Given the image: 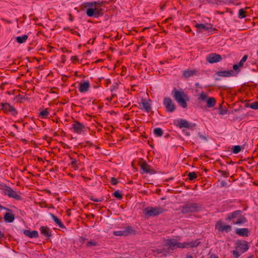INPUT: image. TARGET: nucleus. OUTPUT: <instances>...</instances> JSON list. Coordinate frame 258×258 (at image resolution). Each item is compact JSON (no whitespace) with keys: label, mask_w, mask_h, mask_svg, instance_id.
<instances>
[{"label":"nucleus","mask_w":258,"mask_h":258,"mask_svg":"<svg viewBox=\"0 0 258 258\" xmlns=\"http://www.w3.org/2000/svg\"><path fill=\"white\" fill-rule=\"evenodd\" d=\"M107 3V2L104 1L87 2L82 3L80 7L81 11L86 9V13L87 16L98 18L103 16L104 11L101 7Z\"/></svg>","instance_id":"nucleus-1"},{"label":"nucleus","mask_w":258,"mask_h":258,"mask_svg":"<svg viewBox=\"0 0 258 258\" xmlns=\"http://www.w3.org/2000/svg\"><path fill=\"white\" fill-rule=\"evenodd\" d=\"M171 94L175 101L183 108L187 107V101L189 100L187 95L181 89L180 90L174 88L171 92Z\"/></svg>","instance_id":"nucleus-2"},{"label":"nucleus","mask_w":258,"mask_h":258,"mask_svg":"<svg viewBox=\"0 0 258 258\" xmlns=\"http://www.w3.org/2000/svg\"><path fill=\"white\" fill-rule=\"evenodd\" d=\"M242 211L241 210H236L233 212L227 214L225 220L227 221H232V223L234 225H240L247 222V219L244 216L242 215Z\"/></svg>","instance_id":"nucleus-3"},{"label":"nucleus","mask_w":258,"mask_h":258,"mask_svg":"<svg viewBox=\"0 0 258 258\" xmlns=\"http://www.w3.org/2000/svg\"><path fill=\"white\" fill-rule=\"evenodd\" d=\"M0 189L2 194L4 196H7L9 198H13L17 201H21L22 198L18 195L12 188L8 186L6 183H0Z\"/></svg>","instance_id":"nucleus-4"},{"label":"nucleus","mask_w":258,"mask_h":258,"mask_svg":"<svg viewBox=\"0 0 258 258\" xmlns=\"http://www.w3.org/2000/svg\"><path fill=\"white\" fill-rule=\"evenodd\" d=\"M201 209V205L196 203H187L181 207L182 214H188L199 212Z\"/></svg>","instance_id":"nucleus-5"},{"label":"nucleus","mask_w":258,"mask_h":258,"mask_svg":"<svg viewBox=\"0 0 258 258\" xmlns=\"http://www.w3.org/2000/svg\"><path fill=\"white\" fill-rule=\"evenodd\" d=\"M165 210L160 206L147 207L144 210V213L147 217H155L162 214Z\"/></svg>","instance_id":"nucleus-6"},{"label":"nucleus","mask_w":258,"mask_h":258,"mask_svg":"<svg viewBox=\"0 0 258 258\" xmlns=\"http://www.w3.org/2000/svg\"><path fill=\"white\" fill-rule=\"evenodd\" d=\"M195 27L197 29V32L199 33L207 32L210 34H212L214 31H218L215 28H213V25L210 23H207L206 24H196Z\"/></svg>","instance_id":"nucleus-7"},{"label":"nucleus","mask_w":258,"mask_h":258,"mask_svg":"<svg viewBox=\"0 0 258 258\" xmlns=\"http://www.w3.org/2000/svg\"><path fill=\"white\" fill-rule=\"evenodd\" d=\"M139 165L140 166L141 173H149L150 174H154L157 173V171L151 167V166L148 164L147 162L143 159V158H140L139 159Z\"/></svg>","instance_id":"nucleus-8"},{"label":"nucleus","mask_w":258,"mask_h":258,"mask_svg":"<svg viewBox=\"0 0 258 258\" xmlns=\"http://www.w3.org/2000/svg\"><path fill=\"white\" fill-rule=\"evenodd\" d=\"M173 124L180 128H187L189 130H192L193 127L196 125L195 123L190 124L188 121L183 118L174 120L173 121Z\"/></svg>","instance_id":"nucleus-9"},{"label":"nucleus","mask_w":258,"mask_h":258,"mask_svg":"<svg viewBox=\"0 0 258 258\" xmlns=\"http://www.w3.org/2000/svg\"><path fill=\"white\" fill-rule=\"evenodd\" d=\"M163 104L165 106L167 112H173L176 109L175 104L169 97H166L164 98Z\"/></svg>","instance_id":"nucleus-10"},{"label":"nucleus","mask_w":258,"mask_h":258,"mask_svg":"<svg viewBox=\"0 0 258 258\" xmlns=\"http://www.w3.org/2000/svg\"><path fill=\"white\" fill-rule=\"evenodd\" d=\"M1 105L2 106L1 109L4 111L5 113H11L14 116H16L18 114V112L16 109L12 105H11L10 104L8 103H2Z\"/></svg>","instance_id":"nucleus-11"},{"label":"nucleus","mask_w":258,"mask_h":258,"mask_svg":"<svg viewBox=\"0 0 258 258\" xmlns=\"http://www.w3.org/2000/svg\"><path fill=\"white\" fill-rule=\"evenodd\" d=\"M199 99L202 101H206L207 106L209 108L214 107L216 102L214 97H209L207 94L204 92H202L200 95Z\"/></svg>","instance_id":"nucleus-12"},{"label":"nucleus","mask_w":258,"mask_h":258,"mask_svg":"<svg viewBox=\"0 0 258 258\" xmlns=\"http://www.w3.org/2000/svg\"><path fill=\"white\" fill-rule=\"evenodd\" d=\"M165 248L163 249L166 252H172L177 247V241L175 239H167L165 243Z\"/></svg>","instance_id":"nucleus-13"},{"label":"nucleus","mask_w":258,"mask_h":258,"mask_svg":"<svg viewBox=\"0 0 258 258\" xmlns=\"http://www.w3.org/2000/svg\"><path fill=\"white\" fill-rule=\"evenodd\" d=\"M236 244L235 248L240 251L241 253H244L249 248L247 242L244 240H238Z\"/></svg>","instance_id":"nucleus-14"},{"label":"nucleus","mask_w":258,"mask_h":258,"mask_svg":"<svg viewBox=\"0 0 258 258\" xmlns=\"http://www.w3.org/2000/svg\"><path fill=\"white\" fill-rule=\"evenodd\" d=\"M222 58L221 55L216 53H211L208 54L206 57V60L210 63H214L220 62Z\"/></svg>","instance_id":"nucleus-15"},{"label":"nucleus","mask_w":258,"mask_h":258,"mask_svg":"<svg viewBox=\"0 0 258 258\" xmlns=\"http://www.w3.org/2000/svg\"><path fill=\"white\" fill-rule=\"evenodd\" d=\"M40 234L45 237L46 239H49L52 236V231L47 226H42L39 228Z\"/></svg>","instance_id":"nucleus-16"},{"label":"nucleus","mask_w":258,"mask_h":258,"mask_svg":"<svg viewBox=\"0 0 258 258\" xmlns=\"http://www.w3.org/2000/svg\"><path fill=\"white\" fill-rule=\"evenodd\" d=\"M216 228L217 229L219 232H223L225 231L227 233L229 232L232 229L231 226L224 225L223 222L221 221H218L216 224Z\"/></svg>","instance_id":"nucleus-17"},{"label":"nucleus","mask_w":258,"mask_h":258,"mask_svg":"<svg viewBox=\"0 0 258 258\" xmlns=\"http://www.w3.org/2000/svg\"><path fill=\"white\" fill-rule=\"evenodd\" d=\"M72 127L75 133L80 134L85 128V125L78 120H75L72 124Z\"/></svg>","instance_id":"nucleus-18"},{"label":"nucleus","mask_w":258,"mask_h":258,"mask_svg":"<svg viewBox=\"0 0 258 258\" xmlns=\"http://www.w3.org/2000/svg\"><path fill=\"white\" fill-rule=\"evenodd\" d=\"M200 242H197V241H194V242H189V243H188V242H183V243H181V242H177V248H187V247H197L199 244H200Z\"/></svg>","instance_id":"nucleus-19"},{"label":"nucleus","mask_w":258,"mask_h":258,"mask_svg":"<svg viewBox=\"0 0 258 258\" xmlns=\"http://www.w3.org/2000/svg\"><path fill=\"white\" fill-rule=\"evenodd\" d=\"M140 109H144L147 113L150 112L151 111L152 108L150 103L147 102L144 98H142L141 103H139Z\"/></svg>","instance_id":"nucleus-20"},{"label":"nucleus","mask_w":258,"mask_h":258,"mask_svg":"<svg viewBox=\"0 0 258 258\" xmlns=\"http://www.w3.org/2000/svg\"><path fill=\"white\" fill-rule=\"evenodd\" d=\"M4 219L6 223H12L15 220V215L13 214V212H7L4 214Z\"/></svg>","instance_id":"nucleus-21"},{"label":"nucleus","mask_w":258,"mask_h":258,"mask_svg":"<svg viewBox=\"0 0 258 258\" xmlns=\"http://www.w3.org/2000/svg\"><path fill=\"white\" fill-rule=\"evenodd\" d=\"M216 75L219 77H229L234 76V72L233 70L217 71Z\"/></svg>","instance_id":"nucleus-22"},{"label":"nucleus","mask_w":258,"mask_h":258,"mask_svg":"<svg viewBox=\"0 0 258 258\" xmlns=\"http://www.w3.org/2000/svg\"><path fill=\"white\" fill-rule=\"evenodd\" d=\"M23 233L31 238H36L39 237L38 232L36 230L31 231L29 230H24Z\"/></svg>","instance_id":"nucleus-23"},{"label":"nucleus","mask_w":258,"mask_h":258,"mask_svg":"<svg viewBox=\"0 0 258 258\" xmlns=\"http://www.w3.org/2000/svg\"><path fill=\"white\" fill-rule=\"evenodd\" d=\"M90 86L89 81H85L83 83H80L79 90L80 92L83 93L87 92Z\"/></svg>","instance_id":"nucleus-24"},{"label":"nucleus","mask_w":258,"mask_h":258,"mask_svg":"<svg viewBox=\"0 0 258 258\" xmlns=\"http://www.w3.org/2000/svg\"><path fill=\"white\" fill-rule=\"evenodd\" d=\"M236 233L241 236H248L249 231L248 228H242L237 229L235 231Z\"/></svg>","instance_id":"nucleus-25"},{"label":"nucleus","mask_w":258,"mask_h":258,"mask_svg":"<svg viewBox=\"0 0 258 258\" xmlns=\"http://www.w3.org/2000/svg\"><path fill=\"white\" fill-rule=\"evenodd\" d=\"M198 72L195 70H186L183 72L182 76L185 78H188L195 75H197Z\"/></svg>","instance_id":"nucleus-26"},{"label":"nucleus","mask_w":258,"mask_h":258,"mask_svg":"<svg viewBox=\"0 0 258 258\" xmlns=\"http://www.w3.org/2000/svg\"><path fill=\"white\" fill-rule=\"evenodd\" d=\"M124 232L125 236L135 235L136 233V230L131 226H127L124 228Z\"/></svg>","instance_id":"nucleus-27"},{"label":"nucleus","mask_w":258,"mask_h":258,"mask_svg":"<svg viewBox=\"0 0 258 258\" xmlns=\"http://www.w3.org/2000/svg\"><path fill=\"white\" fill-rule=\"evenodd\" d=\"M50 216L53 220L56 223L58 226L61 228H66L65 226L62 223L61 220L58 219L56 216H55L54 214L50 213Z\"/></svg>","instance_id":"nucleus-28"},{"label":"nucleus","mask_w":258,"mask_h":258,"mask_svg":"<svg viewBox=\"0 0 258 258\" xmlns=\"http://www.w3.org/2000/svg\"><path fill=\"white\" fill-rule=\"evenodd\" d=\"M70 160L72 161L70 165H72V167L74 169V170H77L79 168L78 167V162L79 159L77 158H74L70 155L69 156Z\"/></svg>","instance_id":"nucleus-29"},{"label":"nucleus","mask_w":258,"mask_h":258,"mask_svg":"<svg viewBox=\"0 0 258 258\" xmlns=\"http://www.w3.org/2000/svg\"><path fill=\"white\" fill-rule=\"evenodd\" d=\"M49 109L47 108L41 111L39 113V117L43 119L47 118L49 115Z\"/></svg>","instance_id":"nucleus-30"},{"label":"nucleus","mask_w":258,"mask_h":258,"mask_svg":"<svg viewBox=\"0 0 258 258\" xmlns=\"http://www.w3.org/2000/svg\"><path fill=\"white\" fill-rule=\"evenodd\" d=\"M28 36L27 35H24L22 36H18L16 38V41L19 44H22L26 41Z\"/></svg>","instance_id":"nucleus-31"},{"label":"nucleus","mask_w":258,"mask_h":258,"mask_svg":"<svg viewBox=\"0 0 258 258\" xmlns=\"http://www.w3.org/2000/svg\"><path fill=\"white\" fill-rule=\"evenodd\" d=\"M245 106L247 108L249 107L254 110L258 109V102L255 101L251 103H246Z\"/></svg>","instance_id":"nucleus-32"},{"label":"nucleus","mask_w":258,"mask_h":258,"mask_svg":"<svg viewBox=\"0 0 258 258\" xmlns=\"http://www.w3.org/2000/svg\"><path fill=\"white\" fill-rule=\"evenodd\" d=\"M153 133L154 135L157 137H161L163 134V130L159 127L155 128L153 131Z\"/></svg>","instance_id":"nucleus-33"},{"label":"nucleus","mask_w":258,"mask_h":258,"mask_svg":"<svg viewBox=\"0 0 258 258\" xmlns=\"http://www.w3.org/2000/svg\"><path fill=\"white\" fill-rule=\"evenodd\" d=\"M247 16V12L244 9H240L238 11V18L240 19L244 18Z\"/></svg>","instance_id":"nucleus-34"},{"label":"nucleus","mask_w":258,"mask_h":258,"mask_svg":"<svg viewBox=\"0 0 258 258\" xmlns=\"http://www.w3.org/2000/svg\"><path fill=\"white\" fill-rule=\"evenodd\" d=\"M112 196L119 200H121L123 198V195L119 190H115Z\"/></svg>","instance_id":"nucleus-35"},{"label":"nucleus","mask_w":258,"mask_h":258,"mask_svg":"<svg viewBox=\"0 0 258 258\" xmlns=\"http://www.w3.org/2000/svg\"><path fill=\"white\" fill-rule=\"evenodd\" d=\"M242 149V148L241 146L235 145L232 147V150L234 154H238L241 151Z\"/></svg>","instance_id":"nucleus-36"},{"label":"nucleus","mask_w":258,"mask_h":258,"mask_svg":"<svg viewBox=\"0 0 258 258\" xmlns=\"http://www.w3.org/2000/svg\"><path fill=\"white\" fill-rule=\"evenodd\" d=\"M223 103H221L219 105V113L222 115L226 114L228 113V110L226 108L224 109L222 107Z\"/></svg>","instance_id":"nucleus-37"},{"label":"nucleus","mask_w":258,"mask_h":258,"mask_svg":"<svg viewBox=\"0 0 258 258\" xmlns=\"http://www.w3.org/2000/svg\"><path fill=\"white\" fill-rule=\"evenodd\" d=\"M197 178V175L195 172H190L188 174V179L189 180H194Z\"/></svg>","instance_id":"nucleus-38"},{"label":"nucleus","mask_w":258,"mask_h":258,"mask_svg":"<svg viewBox=\"0 0 258 258\" xmlns=\"http://www.w3.org/2000/svg\"><path fill=\"white\" fill-rule=\"evenodd\" d=\"M114 235L116 236H125L124 230L122 231H114L113 232Z\"/></svg>","instance_id":"nucleus-39"},{"label":"nucleus","mask_w":258,"mask_h":258,"mask_svg":"<svg viewBox=\"0 0 258 258\" xmlns=\"http://www.w3.org/2000/svg\"><path fill=\"white\" fill-rule=\"evenodd\" d=\"M86 245L87 246H97L98 245V243L94 240H91L87 242Z\"/></svg>","instance_id":"nucleus-40"},{"label":"nucleus","mask_w":258,"mask_h":258,"mask_svg":"<svg viewBox=\"0 0 258 258\" xmlns=\"http://www.w3.org/2000/svg\"><path fill=\"white\" fill-rule=\"evenodd\" d=\"M219 173L221 174V175L224 177H228L229 176V173L228 171H223L222 170H219L218 171Z\"/></svg>","instance_id":"nucleus-41"},{"label":"nucleus","mask_w":258,"mask_h":258,"mask_svg":"<svg viewBox=\"0 0 258 258\" xmlns=\"http://www.w3.org/2000/svg\"><path fill=\"white\" fill-rule=\"evenodd\" d=\"M248 58V56L247 55H244L242 59L240 60V61L239 62L238 64L241 66V67H242L243 65V63L245 62L247 59Z\"/></svg>","instance_id":"nucleus-42"},{"label":"nucleus","mask_w":258,"mask_h":258,"mask_svg":"<svg viewBox=\"0 0 258 258\" xmlns=\"http://www.w3.org/2000/svg\"><path fill=\"white\" fill-rule=\"evenodd\" d=\"M118 88V84L117 83H115L114 84H113L110 87V91L111 92H113V91L117 90Z\"/></svg>","instance_id":"nucleus-43"},{"label":"nucleus","mask_w":258,"mask_h":258,"mask_svg":"<svg viewBox=\"0 0 258 258\" xmlns=\"http://www.w3.org/2000/svg\"><path fill=\"white\" fill-rule=\"evenodd\" d=\"M238 251V250L236 249V250H233L232 251V254L235 258H239V257L240 256V254H239Z\"/></svg>","instance_id":"nucleus-44"},{"label":"nucleus","mask_w":258,"mask_h":258,"mask_svg":"<svg viewBox=\"0 0 258 258\" xmlns=\"http://www.w3.org/2000/svg\"><path fill=\"white\" fill-rule=\"evenodd\" d=\"M110 183L112 185H116L118 183V181L117 178L115 177H111Z\"/></svg>","instance_id":"nucleus-45"},{"label":"nucleus","mask_w":258,"mask_h":258,"mask_svg":"<svg viewBox=\"0 0 258 258\" xmlns=\"http://www.w3.org/2000/svg\"><path fill=\"white\" fill-rule=\"evenodd\" d=\"M240 67H241L239 64H234L233 65V69L234 71L239 72L240 70Z\"/></svg>","instance_id":"nucleus-46"},{"label":"nucleus","mask_w":258,"mask_h":258,"mask_svg":"<svg viewBox=\"0 0 258 258\" xmlns=\"http://www.w3.org/2000/svg\"><path fill=\"white\" fill-rule=\"evenodd\" d=\"M59 144H60L61 147L64 149H70L71 148L70 146L63 142H60Z\"/></svg>","instance_id":"nucleus-47"},{"label":"nucleus","mask_w":258,"mask_h":258,"mask_svg":"<svg viewBox=\"0 0 258 258\" xmlns=\"http://www.w3.org/2000/svg\"><path fill=\"white\" fill-rule=\"evenodd\" d=\"M74 153L78 155L77 158V159H79V162H80L81 159L85 158V156L82 154H78L76 152H74Z\"/></svg>","instance_id":"nucleus-48"},{"label":"nucleus","mask_w":258,"mask_h":258,"mask_svg":"<svg viewBox=\"0 0 258 258\" xmlns=\"http://www.w3.org/2000/svg\"><path fill=\"white\" fill-rule=\"evenodd\" d=\"M184 29L185 31L187 33H190V32H192L191 28H190V27L188 25H186L184 27Z\"/></svg>","instance_id":"nucleus-49"},{"label":"nucleus","mask_w":258,"mask_h":258,"mask_svg":"<svg viewBox=\"0 0 258 258\" xmlns=\"http://www.w3.org/2000/svg\"><path fill=\"white\" fill-rule=\"evenodd\" d=\"M226 162L228 164H233L234 163V162L233 161H232V160H231L230 158L228 156H226Z\"/></svg>","instance_id":"nucleus-50"},{"label":"nucleus","mask_w":258,"mask_h":258,"mask_svg":"<svg viewBox=\"0 0 258 258\" xmlns=\"http://www.w3.org/2000/svg\"><path fill=\"white\" fill-rule=\"evenodd\" d=\"M0 209L1 210H5L7 211L8 212H12V211L11 209L3 206L1 205V204H0Z\"/></svg>","instance_id":"nucleus-51"},{"label":"nucleus","mask_w":258,"mask_h":258,"mask_svg":"<svg viewBox=\"0 0 258 258\" xmlns=\"http://www.w3.org/2000/svg\"><path fill=\"white\" fill-rule=\"evenodd\" d=\"M60 50L63 53H69L71 52V51H69L68 49H67L66 47H61Z\"/></svg>","instance_id":"nucleus-52"},{"label":"nucleus","mask_w":258,"mask_h":258,"mask_svg":"<svg viewBox=\"0 0 258 258\" xmlns=\"http://www.w3.org/2000/svg\"><path fill=\"white\" fill-rule=\"evenodd\" d=\"M90 200L93 202H101L103 201V199H95V198H94L93 197H91L90 198Z\"/></svg>","instance_id":"nucleus-53"},{"label":"nucleus","mask_w":258,"mask_h":258,"mask_svg":"<svg viewBox=\"0 0 258 258\" xmlns=\"http://www.w3.org/2000/svg\"><path fill=\"white\" fill-rule=\"evenodd\" d=\"M71 60L74 62L75 61H78V57L77 56H73L71 58Z\"/></svg>","instance_id":"nucleus-54"},{"label":"nucleus","mask_w":258,"mask_h":258,"mask_svg":"<svg viewBox=\"0 0 258 258\" xmlns=\"http://www.w3.org/2000/svg\"><path fill=\"white\" fill-rule=\"evenodd\" d=\"M6 238L4 232H3L1 230H0V239H4Z\"/></svg>","instance_id":"nucleus-55"},{"label":"nucleus","mask_w":258,"mask_h":258,"mask_svg":"<svg viewBox=\"0 0 258 258\" xmlns=\"http://www.w3.org/2000/svg\"><path fill=\"white\" fill-rule=\"evenodd\" d=\"M199 136L202 139H203L204 140H207V137L206 136H203V135H202L200 133H199Z\"/></svg>","instance_id":"nucleus-56"},{"label":"nucleus","mask_w":258,"mask_h":258,"mask_svg":"<svg viewBox=\"0 0 258 258\" xmlns=\"http://www.w3.org/2000/svg\"><path fill=\"white\" fill-rule=\"evenodd\" d=\"M72 33L73 34H75V35H77V36H78L79 37L81 36L80 34L78 32H77L76 31H73V30L72 31Z\"/></svg>","instance_id":"nucleus-57"},{"label":"nucleus","mask_w":258,"mask_h":258,"mask_svg":"<svg viewBox=\"0 0 258 258\" xmlns=\"http://www.w3.org/2000/svg\"><path fill=\"white\" fill-rule=\"evenodd\" d=\"M57 169H58V167L56 166V167H55V168H51L50 169H49V171H50V172H55V171H56Z\"/></svg>","instance_id":"nucleus-58"},{"label":"nucleus","mask_w":258,"mask_h":258,"mask_svg":"<svg viewBox=\"0 0 258 258\" xmlns=\"http://www.w3.org/2000/svg\"><path fill=\"white\" fill-rule=\"evenodd\" d=\"M43 139L44 140H47V139H49V140L50 141H52V139H51V138L50 137H48L47 135H45L43 137Z\"/></svg>","instance_id":"nucleus-59"},{"label":"nucleus","mask_w":258,"mask_h":258,"mask_svg":"<svg viewBox=\"0 0 258 258\" xmlns=\"http://www.w3.org/2000/svg\"><path fill=\"white\" fill-rule=\"evenodd\" d=\"M69 21H70L71 22H72L74 20V18H73L72 15L71 13H69Z\"/></svg>","instance_id":"nucleus-60"},{"label":"nucleus","mask_w":258,"mask_h":258,"mask_svg":"<svg viewBox=\"0 0 258 258\" xmlns=\"http://www.w3.org/2000/svg\"><path fill=\"white\" fill-rule=\"evenodd\" d=\"M220 184H221V186L224 187L226 185V182L225 181L223 180L221 182Z\"/></svg>","instance_id":"nucleus-61"},{"label":"nucleus","mask_w":258,"mask_h":258,"mask_svg":"<svg viewBox=\"0 0 258 258\" xmlns=\"http://www.w3.org/2000/svg\"><path fill=\"white\" fill-rule=\"evenodd\" d=\"M68 76H66V75H64L62 76V80L63 81V82H66L67 80V78H68Z\"/></svg>","instance_id":"nucleus-62"},{"label":"nucleus","mask_w":258,"mask_h":258,"mask_svg":"<svg viewBox=\"0 0 258 258\" xmlns=\"http://www.w3.org/2000/svg\"><path fill=\"white\" fill-rule=\"evenodd\" d=\"M172 18L171 17H169L165 20V23H168L170 21L172 20Z\"/></svg>","instance_id":"nucleus-63"},{"label":"nucleus","mask_w":258,"mask_h":258,"mask_svg":"<svg viewBox=\"0 0 258 258\" xmlns=\"http://www.w3.org/2000/svg\"><path fill=\"white\" fill-rule=\"evenodd\" d=\"M210 258H219V257L215 254H212Z\"/></svg>","instance_id":"nucleus-64"}]
</instances>
